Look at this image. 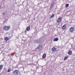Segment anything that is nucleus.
Listing matches in <instances>:
<instances>
[{
    "instance_id": "dca6fc26",
    "label": "nucleus",
    "mask_w": 75,
    "mask_h": 75,
    "mask_svg": "<svg viewBox=\"0 0 75 75\" xmlns=\"http://www.w3.org/2000/svg\"><path fill=\"white\" fill-rule=\"evenodd\" d=\"M69 6V4H67L65 5V7L66 8H68Z\"/></svg>"
},
{
    "instance_id": "2eb2a0df",
    "label": "nucleus",
    "mask_w": 75,
    "mask_h": 75,
    "mask_svg": "<svg viewBox=\"0 0 75 75\" xmlns=\"http://www.w3.org/2000/svg\"><path fill=\"white\" fill-rule=\"evenodd\" d=\"M68 58V57L67 56L64 57V61H65V60H66V59H67Z\"/></svg>"
},
{
    "instance_id": "412c9836",
    "label": "nucleus",
    "mask_w": 75,
    "mask_h": 75,
    "mask_svg": "<svg viewBox=\"0 0 75 75\" xmlns=\"http://www.w3.org/2000/svg\"><path fill=\"white\" fill-rule=\"evenodd\" d=\"M3 14H4H4H5V13H3Z\"/></svg>"
},
{
    "instance_id": "6ab92c4d",
    "label": "nucleus",
    "mask_w": 75,
    "mask_h": 75,
    "mask_svg": "<svg viewBox=\"0 0 75 75\" xmlns=\"http://www.w3.org/2000/svg\"><path fill=\"white\" fill-rule=\"evenodd\" d=\"M54 3H52V4L51 5V6H52L53 7H54Z\"/></svg>"
},
{
    "instance_id": "20e7f679",
    "label": "nucleus",
    "mask_w": 75,
    "mask_h": 75,
    "mask_svg": "<svg viewBox=\"0 0 75 75\" xmlns=\"http://www.w3.org/2000/svg\"><path fill=\"white\" fill-rule=\"evenodd\" d=\"M52 51L53 52L57 51V48L55 47H53L52 49Z\"/></svg>"
},
{
    "instance_id": "f3484780",
    "label": "nucleus",
    "mask_w": 75,
    "mask_h": 75,
    "mask_svg": "<svg viewBox=\"0 0 75 75\" xmlns=\"http://www.w3.org/2000/svg\"><path fill=\"white\" fill-rule=\"evenodd\" d=\"M54 14H52L51 16H50V18H52V17H54Z\"/></svg>"
},
{
    "instance_id": "f8f14e48",
    "label": "nucleus",
    "mask_w": 75,
    "mask_h": 75,
    "mask_svg": "<svg viewBox=\"0 0 75 75\" xmlns=\"http://www.w3.org/2000/svg\"><path fill=\"white\" fill-rule=\"evenodd\" d=\"M30 30V26H28L26 30V31H29V30Z\"/></svg>"
},
{
    "instance_id": "4468645a",
    "label": "nucleus",
    "mask_w": 75,
    "mask_h": 75,
    "mask_svg": "<svg viewBox=\"0 0 75 75\" xmlns=\"http://www.w3.org/2000/svg\"><path fill=\"white\" fill-rule=\"evenodd\" d=\"M3 65H0V71H1V69H2V68H3Z\"/></svg>"
},
{
    "instance_id": "aec40b11",
    "label": "nucleus",
    "mask_w": 75,
    "mask_h": 75,
    "mask_svg": "<svg viewBox=\"0 0 75 75\" xmlns=\"http://www.w3.org/2000/svg\"><path fill=\"white\" fill-rule=\"evenodd\" d=\"M52 8H53V6H51L50 8V9H52Z\"/></svg>"
},
{
    "instance_id": "1a4fd4ad",
    "label": "nucleus",
    "mask_w": 75,
    "mask_h": 75,
    "mask_svg": "<svg viewBox=\"0 0 75 75\" xmlns=\"http://www.w3.org/2000/svg\"><path fill=\"white\" fill-rule=\"evenodd\" d=\"M62 28L63 30H65L66 29V25H64L62 27Z\"/></svg>"
},
{
    "instance_id": "7ed1b4c3",
    "label": "nucleus",
    "mask_w": 75,
    "mask_h": 75,
    "mask_svg": "<svg viewBox=\"0 0 75 75\" xmlns=\"http://www.w3.org/2000/svg\"><path fill=\"white\" fill-rule=\"evenodd\" d=\"M69 31L71 33H73L75 31V28L74 27H70L69 29Z\"/></svg>"
},
{
    "instance_id": "39448f33",
    "label": "nucleus",
    "mask_w": 75,
    "mask_h": 75,
    "mask_svg": "<svg viewBox=\"0 0 75 75\" xmlns=\"http://www.w3.org/2000/svg\"><path fill=\"white\" fill-rule=\"evenodd\" d=\"M13 73L16 75H18L19 73V71L18 70H15L13 71Z\"/></svg>"
},
{
    "instance_id": "ddd939ff",
    "label": "nucleus",
    "mask_w": 75,
    "mask_h": 75,
    "mask_svg": "<svg viewBox=\"0 0 75 75\" xmlns=\"http://www.w3.org/2000/svg\"><path fill=\"white\" fill-rule=\"evenodd\" d=\"M42 57L43 58H45L46 57V54H44L42 56Z\"/></svg>"
},
{
    "instance_id": "423d86ee",
    "label": "nucleus",
    "mask_w": 75,
    "mask_h": 75,
    "mask_svg": "<svg viewBox=\"0 0 75 75\" xmlns=\"http://www.w3.org/2000/svg\"><path fill=\"white\" fill-rule=\"evenodd\" d=\"M36 43L37 44H41V41L40 39H38L36 40Z\"/></svg>"
},
{
    "instance_id": "a211bd4d",
    "label": "nucleus",
    "mask_w": 75,
    "mask_h": 75,
    "mask_svg": "<svg viewBox=\"0 0 75 75\" xmlns=\"http://www.w3.org/2000/svg\"><path fill=\"white\" fill-rule=\"evenodd\" d=\"M11 71V69L10 68L8 70V72H10Z\"/></svg>"
},
{
    "instance_id": "9d476101",
    "label": "nucleus",
    "mask_w": 75,
    "mask_h": 75,
    "mask_svg": "<svg viewBox=\"0 0 75 75\" xmlns=\"http://www.w3.org/2000/svg\"><path fill=\"white\" fill-rule=\"evenodd\" d=\"M67 53L69 55H72V51L70 50Z\"/></svg>"
},
{
    "instance_id": "f03ea898",
    "label": "nucleus",
    "mask_w": 75,
    "mask_h": 75,
    "mask_svg": "<svg viewBox=\"0 0 75 75\" xmlns=\"http://www.w3.org/2000/svg\"><path fill=\"white\" fill-rule=\"evenodd\" d=\"M42 49V46H41V45H39L38 46V47L36 48V49L38 51H40Z\"/></svg>"
},
{
    "instance_id": "9b49d317",
    "label": "nucleus",
    "mask_w": 75,
    "mask_h": 75,
    "mask_svg": "<svg viewBox=\"0 0 75 75\" xmlns=\"http://www.w3.org/2000/svg\"><path fill=\"white\" fill-rule=\"evenodd\" d=\"M4 40L6 41H8V40H9V38L7 37H6L4 38Z\"/></svg>"
},
{
    "instance_id": "f257e3e1",
    "label": "nucleus",
    "mask_w": 75,
    "mask_h": 75,
    "mask_svg": "<svg viewBox=\"0 0 75 75\" xmlns=\"http://www.w3.org/2000/svg\"><path fill=\"white\" fill-rule=\"evenodd\" d=\"M10 29V26H5L3 28V30L5 31H8Z\"/></svg>"
},
{
    "instance_id": "0eeeda50",
    "label": "nucleus",
    "mask_w": 75,
    "mask_h": 75,
    "mask_svg": "<svg viewBox=\"0 0 75 75\" xmlns=\"http://www.w3.org/2000/svg\"><path fill=\"white\" fill-rule=\"evenodd\" d=\"M61 21H62V18L61 17H60L57 19V22L58 23H60Z\"/></svg>"
},
{
    "instance_id": "6e6552de",
    "label": "nucleus",
    "mask_w": 75,
    "mask_h": 75,
    "mask_svg": "<svg viewBox=\"0 0 75 75\" xmlns=\"http://www.w3.org/2000/svg\"><path fill=\"white\" fill-rule=\"evenodd\" d=\"M59 39L58 38H56L53 39L54 41H58Z\"/></svg>"
}]
</instances>
